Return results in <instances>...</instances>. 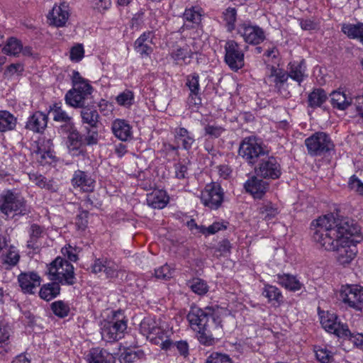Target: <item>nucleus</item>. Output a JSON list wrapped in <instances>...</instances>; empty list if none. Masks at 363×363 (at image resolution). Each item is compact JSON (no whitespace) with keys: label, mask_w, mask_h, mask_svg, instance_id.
Here are the masks:
<instances>
[{"label":"nucleus","mask_w":363,"mask_h":363,"mask_svg":"<svg viewBox=\"0 0 363 363\" xmlns=\"http://www.w3.org/2000/svg\"><path fill=\"white\" fill-rule=\"evenodd\" d=\"M311 230L313 241L325 250L355 247L362 240L357 225L347 218H339L333 213L313 220Z\"/></svg>","instance_id":"obj_1"},{"label":"nucleus","mask_w":363,"mask_h":363,"mask_svg":"<svg viewBox=\"0 0 363 363\" xmlns=\"http://www.w3.org/2000/svg\"><path fill=\"white\" fill-rule=\"evenodd\" d=\"M191 328L197 333L199 342L211 346L223 336L221 319L212 307L191 306L187 315Z\"/></svg>","instance_id":"obj_2"},{"label":"nucleus","mask_w":363,"mask_h":363,"mask_svg":"<svg viewBox=\"0 0 363 363\" xmlns=\"http://www.w3.org/2000/svg\"><path fill=\"white\" fill-rule=\"evenodd\" d=\"M141 333L162 350H172L173 341L169 339V331L161 327L154 319L144 318L140 325Z\"/></svg>","instance_id":"obj_3"},{"label":"nucleus","mask_w":363,"mask_h":363,"mask_svg":"<svg viewBox=\"0 0 363 363\" xmlns=\"http://www.w3.org/2000/svg\"><path fill=\"white\" fill-rule=\"evenodd\" d=\"M49 279L62 285H73L76 282L74 267L60 257L55 258L48 267Z\"/></svg>","instance_id":"obj_4"},{"label":"nucleus","mask_w":363,"mask_h":363,"mask_svg":"<svg viewBox=\"0 0 363 363\" xmlns=\"http://www.w3.org/2000/svg\"><path fill=\"white\" fill-rule=\"evenodd\" d=\"M120 311L115 312L110 320H104L101 323V334L102 339L106 342L117 341L123 337L127 329V321Z\"/></svg>","instance_id":"obj_5"},{"label":"nucleus","mask_w":363,"mask_h":363,"mask_svg":"<svg viewBox=\"0 0 363 363\" xmlns=\"http://www.w3.org/2000/svg\"><path fill=\"white\" fill-rule=\"evenodd\" d=\"M238 153L249 164L253 165L258 163L268 151L255 138L247 137L240 143Z\"/></svg>","instance_id":"obj_6"},{"label":"nucleus","mask_w":363,"mask_h":363,"mask_svg":"<svg viewBox=\"0 0 363 363\" xmlns=\"http://www.w3.org/2000/svg\"><path fill=\"white\" fill-rule=\"evenodd\" d=\"M305 145L311 156H322L334 148V144L328 134L316 132L305 140Z\"/></svg>","instance_id":"obj_7"},{"label":"nucleus","mask_w":363,"mask_h":363,"mask_svg":"<svg viewBox=\"0 0 363 363\" xmlns=\"http://www.w3.org/2000/svg\"><path fill=\"white\" fill-rule=\"evenodd\" d=\"M0 211L7 216L12 212L24 215L26 213V201L18 194L11 190L4 191L0 194Z\"/></svg>","instance_id":"obj_8"},{"label":"nucleus","mask_w":363,"mask_h":363,"mask_svg":"<svg viewBox=\"0 0 363 363\" xmlns=\"http://www.w3.org/2000/svg\"><path fill=\"white\" fill-rule=\"evenodd\" d=\"M224 49V60L231 70L236 72L244 67L245 52L241 45L235 40H229L225 43Z\"/></svg>","instance_id":"obj_9"},{"label":"nucleus","mask_w":363,"mask_h":363,"mask_svg":"<svg viewBox=\"0 0 363 363\" xmlns=\"http://www.w3.org/2000/svg\"><path fill=\"white\" fill-rule=\"evenodd\" d=\"M236 33L246 43L250 45H257L265 40L264 30L249 21L240 23L236 28Z\"/></svg>","instance_id":"obj_10"},{"label":"nucleus","mask_w":363,"mask_h":363,"mask_svg":"<svg viewBox=\"0 0 363 363\" xmlns=\"http://www.w3.org/2000/svg\"><path fill=\"white\" fill-rule=\"evenodd\" d=\"M340 296L348 307L357 311L363 310V287L359 285L342 286Z\"/></svg>","instance_id":"obj_11"},{"label":"nucleus","mask_w":363,"mask_h":363,"mask_svg":"<svg viewBox=\"0 0 363 363\" xmlns=\"http://www.w3.org/2000/svg\"><path fill=\"white\" fill-rule=\"evenodd\" d=\"M224 193L218 183L207 184L201 193L202 203L210 209H218L223 201Z\"/></svg>","instance_id":"obj_12"},{"label":"nucleus","mask_w":363,"mask_h":363,"mask_svg":"<svg viewBox=\"0 0 363 363\" xmlns=\"http://www.w3.org/2000/svg\"><path fill=\"white\" fill-rule=\"evenodd\" d=\"M255 169L257 176L267 179H277L281 174L280 164L276 157L269 156V152L259 160Z\"/></svg>","instance_id":"obj_13"},{"label":"nucleus","mask_w":363,"mask_h":363,"mask_svg":"<svg viewBox=\"0 0 363 363\" xmlns=\"http://www.w3.org/2000/svg\"><path fill=\"white\" fill-rule=\"evenodd\" d=\"M92 87L89 83L78 84L65 94L66 104L74 108H83L85 99L91 94Z\"/></svg>","instance_id":"obj_14"},{"label":"nucleus","mask_w":363,"mask_h":363,"mask_svg":"<svg viewBox=\"0 0 363 363\" xmlns=\"http://www.w3.org/2000/svg\"><path fill=\"white\" fill-rule=\"evenodd\" d=\"M337 317L333 313H327L320 317V323L323 328L328 332L334 334L340 338L346 339L350 335V329L347 324L337 321Z\"/></svg>","instance_id":"obj_15"},{"label":"nucleus","mask_w":363,"mask_h":363,"mask_svg":"<svg viewBox=\"0 0 363 363\" xmlns=\"http://www.w3.org/2000/svg\"><path fill=\"white\" fill-rule=\"evenodd\" d=\"M257 177H251L245 182L244 187L246 191L250 193L255 199H261L268 191L269 184Z\"/></svg>","instance_id":"obj_16"},{"label":"nucleus","mask_w":363,"mask_h":363,"mask_svg":"<svg viewBox=\"0 0 363 363\" xmlns=\"http://www.w3.org/2000/svg\"><path fill=\"white\" fill-rule=\"evenodd\" d=\"M69 16L68 6L65 3L59 6H54L52 11L48 15V20L50 25L55 27H63L65 26Z\"/></svg>","instance_id":"obj_17"},{"label":"nucleus","mask_w":363,"mask_h":363,"mask_svg":"<svg viewBox=\"0 0 363 363\" xmlns=\"http://www.w3.org/2000/svg\"><path fill=\"white\" fill-rule=\"evenodd\" d=\"M18 281L24 293L33 294V290L40 285V277L34 272L21 273Z\"/></svg>","instance_id":"obj_18"},{"label":"nucleus","mask_w":363,"mask_h":363,"mask_svg":"<svg viewBox=\"0 0 363 363\" xmlns=\"http://www.w3.org/2000/svg\"><path fill=\"white\" fill-rule=\"evenodd\" d=\"M228 223L226 221L214 222L212 225L206 227L204 225H198L194 219L190 220L187 222L188 228L194 234H202L204 235H213L217 232L225 230Z\"/></svg>","instance_id":"obj_19"},{"label":"nucleus","mask_w":363,"mask_h":363,"mask_svg":"<svg viewBox=\"0 0 363 363\" xmlns=\"http://www.w3.org/2000/svg\"><path fill=\"white\" fill-rule=\"evenodd\" d=\"M186 86L190 91L188 98L189 106H196L201 104V99L199 96V76L196 73H193L186 77Z\"/></svg>","instance_id":"obj_20"},{"label":"nucleus","mask_w":363,"mask_h":363,"mask_svg":"<svg viewBox=\"0 0 363 363\" xmlns=\"http://www.w3.org/2000/svg\"><path fill=\"white\" fill-rule=\"evenodd\" d=\"M269 69V80L274 84L279 93L284 94L283 91H285V85L289 79L288 72L274 66H271Z\"/></svg>","instance_id":"obj_21"},{"label":"nucleus","mask_w":363,"mask_h":363,"mask_svg":"<svg viewBox=\"0 0 363 363\" xmlns=\"http://www.w3.org/2000/svg\"><path fill=\"white\" fill-rule=\"evenodd\" d=\"M49 112L52 113L53 120L55 122L63 123L60 127V130L69 127L70 128L72 125L74 124L72 117L62 108L61 103H55L50 106Z\"/></svg>","instance_id":"obj_22"},{"label":"nucleus","mask_w":363,"mask_h":363,"mask_svg":"<svg viewBox=\"0 0 363 363\" xmlns=\"http://www.w3.org/2000/svg\"><path fill=\"white\" fill-rule=\"evenodd\" d=\"M94 180L86 172L77 170L72 179V184L74 187H80L84 191H92L94 188Z\"/></svg>","instance_id":"obj_23"},{"label":"nucleus","mask_w":363,"mask_h":363,"mask_svg":"<svg viewBox=\"0 0 363 363\" xmlns=\"http://www.w3.org/2000/svg\"><path fill=\"white\" fill-rule=\"evenodd\" d=\"M174 133L178 147H182L185 150L191 149L195 143L194 136L191 133L184 128L179 127L174 129Z\"/></svg>","instance_id":"obj_24"},{"label":"nucleus","mask_w":363,"mask_h":363,"mask_svg":"<svg viewBox=\"0 0 363 363\" xmlns=\"http://www.w3.org/2000/svg\"><path fill=\"white\" fill-rule=\"evenodd\" d=\"M131 129L130 124L123 119H116L111 125L112 133L121 141H127L132 138Z\"/></svg>","instance_id":"obj_25"},{"label":"nucleus","mask_w":363,"mask_h":363,"mask_svg":"<svg viewBox=\"0 0 363 363\" xmlns=\"http://www.w3.org/2000/svg\"><path fill=\"white\" fill-rule=\"evenodd\" d=\"M48 120L47 114L36 111L29 117L26 127L33 132L40 133L47 127Z\"/></svg>","instance_id":"obj_26"},{"label":"nucleus","mask_w":363,"mask_h":363,"mask_svg":"<svg viewBox=\"0 0 363 363\" xmlns=\"http://www.w3.org/2000/svg\"><path fill=\"white\" fill-rule=\"evenodd\" d=\"M330 96L331 105L334 108L343 111L351 105L354 106V97H349L343 91H334Z\"/></svg>","instance_id":"obj_27"},{"label":"nucleus","mask_w":363,"mask_h":363,"mask_svg":"<svg viewBox=\"0 0 363 363\" xmlns=\"http://www.w3.org/2000/svg\"><path fill=\"white\" fill-rule=\"evenodd\" d=\"M146 201L149 206L162 209L169 203V196L164 191H154L147 194Z\"/></svg>","instance_id":"obj_28"},{"label":"nucleus","mask_w":363,"mask_h":363,"mask_svg":"<svg viewBox=\"0 0 363 363\" xmlns=\"http://www.w3.org/2000/svg\"><path fill=\"white\" fill-rule=\"evenodd\" d=\"M89 363H114L115 358L107 350L96 347L92 348L88 354Z\"/></svg>","instance_id":"obj_29"},{"label":"nucleus","mask_w":363,"mask_h":363,"mask_svg":"<svg viewBox=\"0 0 363 363\" xmlns=\"http://www.w3.org/2000/svg\"><path fill=\"white\" fill-rule=\"evenodd\" d=\"M275 277L277 282L289 291H299L303 286L296 277L292 274L283 273L277 274Z\"/></svg>","instance_id":"obj_30"},{"label":"nucleus","mask_w":363,"mask_h":363,"mask_svg":"<svg viewBox=\"0 0 363 363\" xmlns=\"http://www.w3.org/2000/svg\"><path fill=\"white\" fill-rule=\"evenodd\" d=\"M62 133L67 134V146L71 150H78L84 146L82 135L77 130L74 124L67 128Z\"/></svg>","instance_id":"obj_31"},{"label":"nucleus","mask_w":363,"mask_h":363,"mask_svg":"<svg viewBox=\"0 0 363 363\" xmlns=\"http://www.w3.org/2000/svg\"><path fill=\"white\" fill-rule=\"evenodd\" d=\"M289 65L290 68L288 72L289 77H291L292 79L296 81L298 84H301L307 77L306 74V67L305 61L303 60L300 62H294L290 63Z\"/></svg>","instance_id":"obj_32"},{"label":"nucleus","mask_w":363,"mask_h":363,"mask_svg":"<svg viewBox=\"0 0 363 363\" xmlns=\"http://www.w3.org/2000/svg\"><path fill=\"white\" fill-rule=\"evenodd\" d=\"M262 295L275 306H280L284 302L281 291L275 286L266 284L263 288Z\"/></svg>","instance_id":"obj_33"},{"label":"nucleus","mask_w":363,"mask_h":363,"mask_svg":"<svg viewBox=\"0 0 363 363\" xmlns=\"http://www.w3.org/2000/svg\"><path fill=\"white\" fill-rule=\"evenodd\" d=\"M11 333V329L8 323L0 317V354H4L8 351Z\"/></svg>","instance_id":"obj_34"},{"label":"nucleus","mask_w":363,"mask_h":363,"mask_svg":"<svg viewBox=\"0 0 363 363\" xmlns=\"http://www.w3.org/2000/svg\"><path fill=\"white\" fill-rule=\"evenodd\" d=\"M80 114L82 122L83 124H86V127H98L99 115L95 108L83 107Z\"/></svg>","instance_id":"obj_35"},{"label":"nucleus","mask_w":363,"mask_h":363,"mask_svg":"<svg viewBox=\"0 0 363 363\" xmlns=\"http://www.w3.org/2000/svg\"><path fill=\"white\" fill-rule=\"evenodd\" d=\"M60 293V284L52 281L50 283L43 285L39 291V296L47 301L55 298Z\"/></svg>","instance_id":"obj_36"},{"label":"nucleus","mask_w":363,"mask_h":363,"mask_svg":"<svg viewBox=\"0 0 363 363\" xmlns=\"http://www.w3.org/2000/svg\"><path fill=\"white\" fill-rule=\"evenodd\" d=\"M28 176L30 180L40 188L45 189L52 191H55L57 190V186L54 184V182L52 180L47 179V178L42 174L30 173Z\"/></svg>","instance_id":"obj_37"},{"label":"nucleus","mask_w":363,"mask_h":363,"mask_svg":"<svg viewBox=\"0 0 363 363\" xmlns=\"http://www.w3.org/2000/svg\"><path fill=\"white\" fill-rule=\"evenodd\" d=\"M327 99L325 91L322 89H314L308 97V106L311 108L320 107Z\"/></svg>","instance_id":"obj_38"},{"label":"nucleus","mask_w":363,"mask_h":363,"mask_svg":"<svg viewBox=\"0 0 363 363\" xmlns=\"http://www.w3.org/2000/svg\"><path fill=\"white\" fill-rule=\"evenodd\" d=\"M30 240L28 241L27 247L28 248L37 249L40 246L36 244L38 239L40 238L44 234V228L33 223L30 225L29 230Z\"/></svg>","instance_id":"obj_39"},{"label":"nucleus","mask_w":363,"mask_h":363,"mask_svg":"<svg viewBox=\"0 0 363 363\" xmlns=\"http://www.w3.org/2000/svg\"><path fill=\"white\" fill-rule=\"evenodd\" d=\"M16 123L14 116L6 111H0V132L13 130Z\"/></svg>","instance_id":"obj_40"},{"label":"nucleus","mask_w":363,"mask_h":363,"mask_svg":"<svg viewBox=\"0 0 363 363\" xmlns=\"http://www.w3.org/2000/svg\"><path fill=\"white\" fill-rule=\"evenodd\" d=\"M201 9L197 6H192L185 10L183 18L186 22L199 25L201 21Z\"/></svg>","instance_id":"obj_41"},{"label":"nucleus","mask_w":363,"mask_h":363,"mask_svg":"<svg viewBox=\"0 0 363 363\" xmlns=\"http://www.w3.org/2000/svg\"><path fill=\"white\" fill-rule=\"evenodd\" d=\"M85 133L82 135L84 145H94L99 141L98 127H84Z\"/></svg>","instance_id":"obj_42"},{"label":"nucleus","mask_w":363,"mask_h":363,"mask_svg":"<svg viewBox=\"0 0 363 363\" xmlns=\"http://www.w3.org/2000/svg\"><path fill=\"white\" fill-rule=\"evenodd\" d=\"M22 44L21 41L15 38H10L3 48V52L9 55L16 56L22 50Z\"/></svg>","instance_id":"obj_43"},{"label":"nucleus","mask_w":363,"mask_h":363,"mask_svg":"<svg viewBox=\"0 0 363 363\" xmlns=\"http://www.w3.org/2000/svg\"><path fill=\"white\" fill-rule=\"evenodd\" d=\"M51 309L56 316L61 318L67 317L70 311L69 303L63 301H57L52 303Z\"/></svg>","instance_id":"obj_44"},{"label":"nucleus","mask_w":363,"mask_h":363,"mask_svg":"<svg viewBox=\"0 0 363 363\" xmlns=\"http://www.w3.org/2000/svg\"><path fill=\"white\" fill-rule=\"evenodd\" d=\"M236 17L237 11L235 8L228 7L223 12V20L225 22L228 31L232 32L233 30H236Z\"/></svg>","instance_id":"obj_45"},{"label":"nucleus","mask_w":363,"mask_h":363,"mask_svg":"<svg viewBox=\"0 0 363 363\" xmlns=\"http://www.w3.org/2000/svg\"><path fill=\"white\" fill-rule=\"evenodd\" d=\"M0 259L3 265H7L11 267L18 264L20 255L17 251H3Z\"/></svg>","instance_id":"obj_46"},{"label":"nucleus","mask_w":363,"mask_h":363,"mask_svg":"<svg viewBox=\"0 0 363 363\" xmlns=\"http://www.w3.org/2000/svg\"><path fill=\"white\" fill-rule=\"evenodd\" d=\"M191 289L198 295H203L208 291V286L206 282L199 278L193 279L189 284Z\"/></svg>","instance_id":"obj_47"},{"label":"nucleus","mask_w":363,"mask_h":363,"mask_svg":"<svg viewBox=\"0 0 363 363\" xmlns=\"http://www.w3.org/2000/svg\"><path fill=\"white\" fill-rule=\"evenodd\" d=\"M225 131L224 127L216 123H208L204 126L205 135L212 138H219Z\"/></svg>","instance_id":"obj_48"},{"label":"nucleus","mask_w":363,"mask_h":363,"mask_svg":"<svg viewBox=\"0 0 363 363\" xmlns=\"http://www.w3.org/2000/svg\"><path fill=\"white\" fill-rule=\"evenodd\" d=\"M315 357L320 363H330L333 361V355L326 347L316 348L315 350Z\"/></svg>","instance_id":"obj_49"},{"label":"nucleus","mask_w":363,"mask_h":363,"mask_svg":"<svg viewBox=\"0 0 363 363\" xmlns=\"http://www.w3.org/2000/svg\"><path fill=\"white\" fill-rule=\"evenodd\" d=\"M205 363H232V360L226 354L213 352L208 357Z\"/></svg>","instance_id":"obj_50"},{"label":"nucleus","mask_w":363,"mask_h":363,"mask_svg":"<svg viewBox=\"0 0 363 363\" xmlns=\"http://www.w3.org/2000/svg\"><path fill=\"white\" fill-rule=\"evenodd\" d=\"M134 99L133 93L131 91L126 90L122 93H121L116 97L117 103L123 106H130L133 104Z\"/></svg>","instance_id":"obj_51"},{"label":"nucleus","mask_w":363,"mask_h":363,"mask_svg":"<svg viewBox=\"0 0 363 363\" xmlns=\"http://www.w3.org/2000/svg\"><path fill=\"white\" fill-rule=\"evenodd\" d=\"M259 213L264 218L270 219L277 213V209L273 206L271 202H267L259 208Z\"/></svg>","instance_id":"obj_52"},{"label":"nucleus","mask_w":363,"mask_h":363,"mask_svg":"<svg viewBox=\"0 0 363 363\" xmlns=\"http://www.w3.org/2000/svg\"><path fill=\"white\" fill-rule=\"evenodd\" d=\"M155 275L157 279L167 280L172 276V272L170 267L164 264L155 270Z\"/></svg>","instance_id":"obj_53"},{"label":"nucleus","mask_w":363,"mask_h":363,"mask_svg":"<svg viewBox=\"0 0 363 363\" xmlns=\"http://www.w3.org/2000/svg\"><path fill=\"white\" fill-rule=\"evenodd\" d=\"M337 260L341 264H349L355 257L354 251H337Z\"/></svg>","instance_id":"obj_54"},{"label":"nucleus","mask_w":363,"mask_h":363,"mask_svg":"<svg viewBox=\"0 0 363 363\" xmlns=\"http://www.w3.org/2000/svg\"><path fill=\"white\" fill-rule=\"evenodd\" d=\"M172 348H175L177 352L184 358L189 356V344L185 340L173 342Z\"/></svg>","instance_id":"obj_55"},{"label":"nucleus","mask_w":363,"mask_h":363,"mask_svg":"<svg viewBox=\"0 0 363 363\" xmlns=\"http://www.w3.org/2000/svg\"><path fill=\"white\" fill-rule=\"evenodd\" d=\"M348 186L350 189L354 190L363 196V182H362L355 175H352L350 178Z\"/></svg>","instance_id":"obj_56"},{"label":"nucleus","mask_w":363,"mask_h":363,"mask_svg":"<svg viewBox=\"0 0 363 363\" xmlns=\"http://www.w3.org/2000/svg\"><path fill=\"white\" fill-rule=\"evenodd\" d=\"M84 53V50L82 45L78 44L72 48L70 50V59L72 61L79 62L83 58Z\"/></svg>","instance_id":"obj_57"},{"label":"nucleus","mask_w":363,"mask_h":363,"mask_svg":"<svg viewBox=\"0 0 363 363\" xmlns=\"http://www.w3.org/2000/svg\"><path fill=\"white\" fill-rule=\"evenodd\" d=\"M139 358L138 353L134 351L123 352L119 358L121 363H133Z\"/></svg>","instance_id":"obj_58"},{"label":"nucleus","mask_w":363,"mask_h":363,"mask_svg":"<svg viewBox=\"0 0 363 363\" xmlns=\"http://www.w3.org/2000/svg\"><path fill=\"white\" fill-rule=\"evenodd\" d=\"M345 340L351 341L357 347L363 349V333H352L346 336Z\"/></svg>","instance_id":"obj_59"},{"label":"nucleus","mask_w":363,"mask_h":363,"mask_svg":"<svg viewBox=\"0 0 363 363\" xmlns=\"http://www.w3.org/2000/svg\"><path fill=\"white\" fill-rule=\"evenodd\" d=\"M175 177L178 179H184L187 177L188 167L182 163H177L174 165Z\"/></svg>","instance_id":"obj_60"},{"label":"nucleus","mask_w":363,"mask_h":363,"mask_svg":"<svg viewBox=\"0 0 363 363\" xmlns=\"http://www.w3.org/2000/svg\"><path fill=\"white\" fill-rule=\"evenodd\" d=\"M192 52L185 48H179L173 53V57L175 60H183L185 62L186 58H191Z\"/></svg>","instance_id":"obj_61"},{"label":"nucleus","mask_w":363,"mask_h":363,"mask_svg":"<svg viewBox=\"0 0 363 363\" xmlns=\"http://www.w3.org/2000/svg\"><path fill=\"white\" fill-rule=\"evenodd\" d=\"M354 106L360 117L361 123H363V95L354 96Z\"/></svg>","instance_id":"obj_62"},{"label":"nucleus","mask_w":363,"mask_h":363,"mask_svg":"<svg viewBox=\"0 0 363 363\" xmlns=\"http://www.w3.org/2000/svg\"><path fill=\"white\" fill-rule=\"evenodd\" d=\"M152 33L147 32L141 35L135 42L134 47L137 48L140 47L141 45L146 43H152Z\"/></svg>","instance_id":"obj_63"},{"label":"nucleus","mask_w":363,"mask_h":363,"mask_svg":"<svg viewBox=\"0 0 363 363\" xmlns=\"http://www.w3.org/2000/svg\"><path fill=\"white\" fill-rule=\"evenodd\" d=\"M88 213L86 211H82L79 213L76 218V225L80 230H84L87 225Z\"/></svg>","instance_id":"obj_64"}]
</instances>
